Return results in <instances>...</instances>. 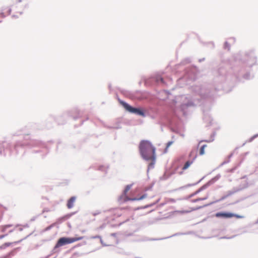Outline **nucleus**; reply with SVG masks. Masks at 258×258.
I'll list each match as a JSON object with an SVG mask.
<instances>
[{
    "instance_id": "nucleus-1",
    "label": "nucleus",
    "mask_w": 258,
    "mask_h": 258,
    "mask_svg": "<svg viewBox=\"0 0 258 258\" xmlns=\"http://www.w3.org/2000/svg\"><path fill=\"white\" fill-rule=\"evenodd\" d=\"M139 148L142 158L147 161H151L150 166H153L156 161L155 148L149 141L142 140Z\"/></svg>"
},
{
    "instance_id": "nucleus-2",
    "label": "nucleus",
    "mask_w": 258,
    "mask_h": 258,
    "mask_svg": "<svg viewBox=\"0 0 258 258\" xmlns=\"http://www.w3.org/2000/svg\"><path fill=\"white\" fill-rule=\"evenodd\" d=\"M83 239V237L82 236L75 237H61L57 241L55 247H59L66 244L72 243Z\"/></svg>"
},
{
    "instance_id": "nucleus-3",
    "label": "nucleus",
    "mask_w": 258,
    "mask_h": 258,
    "mask_svg": "<svg viewBox=\"0 0 258 258\" xmlns=\"http://www.w3.org/2000/svg\"><path fill=\"white\" fill-rule=\"evenodd\" d=\"M123 106L124 108L130 112L134 113L143 116H145L144 111L140 108L132 107L128 104L125 103H123Z\"/></svg>"
},
{
    "instance_id": "nucleus-4",
    "label": "nucleus",
    "mask_w": 258,
    "mask_h": 258,
    "mask_svg": "<svg viewBox=\"0 0 258 258\" xmlns=\"http://www.w3.org/2000/svg\"><path fill=\"white\" fill-rule=\"evenodd\" d=\"M215 216L218 218L221 217V218H232L233 217H234L236 218H238V219L243 218V216H241V215L234 214H232L231 213H223V212L217 213L215 214Z\"/></svg>"
},
{
    "instance_id": "nucleus-5",
    "label": "nucleus",
    "mask_w": 258,
    "mask_h": 258,
    "mask_svg": "<svg viewBox=\"0 0 258 258\" xmlns=\"http://www.w3.org/2000/svg\"><path fill=\"white\" fill-rule=\"evenodd\" d=\"M75 200L76 198L75 197H72L69 199L67 203V207L69 209H71L73 207Z\"/></svg>"
},
{
    "instance_id": "nucleus-6",
    "label": "nucleus",
    "mask_w": 258,
    "mask_h": 258,
    "mask_svg": "<svg viewBox=\"0 0 258 258\" xmlns=\"http://www.w3.org/2000/svg\"><path fill=\"white\" fill-rule=\"evenodd\" d=\"M195 158L196 157H195L192 160H189L186 161L184 165H183V166L182 167V169L183 170L187 169L192 164Z\"/></svg>"
},
{
    "instance_id": "nucleus-7",
    "label": "nucleus",
    "mask_w": 258,
    "mask_h": 258,
    "mask_svg": "<svg viewBox=\"0 0 258 258\" xmlns=\"http://www.w3.org/2000/svg\"><path fill=\"white\" fill-rule=\"evenodd\" d=\"M208 197H209V194H208V192H206V194L204 195V196L203 198H198V199L195 200L194 201H193V202H198L200 201L205 200L208 199Z\"/></svg>"
},
{
    "instance_id": "nucleus-8",
    "label": "nucleus",
    "mask_w": 258,
    "mask_h": 258,
    "mask_svg": "<svg viewBox=\"0 0 258 258\" xmlns=\"http://www.w3.org/2000/svg\"><path fill=\"white\" fill-rule=\"evenodd\" d=\"M207 146L206 145H204L202 146L200 149V155H203L205 154V149L206 148Z\"/></svg>"
},
{
    "instance_id": "nucleus-9",
    "label": "nucleus",
    "mask_w": 258,
    "mask_h": 258,
    "mask_svg": "<svg viewBox=\"0 0 258 258\" xmlns=\"http://www.w3.org/2000/svg\"><path fill=\"white\" fill-rule=\"evenodd\" d=\"M13 225H4L1 228V229H2V231L3 232H5L6 231L7 229L10 227H12Z\"/></svg>"
},
{
    "instance_id": "nucleus-10",
    "label": "nucleus",
    "mask_w": 258,
    "mask_h": 258,
    "mask_svg": "<svg viewBox=\"0 0 258 258\" xmlns=\"http://www.w3.org/2000/svg\"><path fill=\"white\" fill-rule=\"evenodd\" d=\"M146 197V195H143L142 196H141L140 198H135V199H131L133 201H136V200H143L144 199V198H145Z\"/></svg>"
},
{
    "instance_id": "nucleus-11",
    "label": "nucleus",
    "mask_w": 258,
    "mask_h": 258,
    "mask_svg": "<svg viewBox=\"0 0 258 258\" xmlns=\"http://www.w3.org/2000/svg\"><path fill=\"white\" fill-rule=\"evenodd\" d=\"M132 185H127L125 189H124V193L126 194L131 188Z\"/></svg>"
},
{
    "instance_id": "nucleus-12",
    "label": "nucleus",
    "mask_w": 258,
    "mask_h": 258,
    "mask_svg": "<svg viewBox=\"0 0 258 258\" xmlns=\"http://www.w3.org/2000/svg\"><path fill=\"white\" fill-rule=\"evenodd\" d=\"M203 188H204V186H203L201 188H200L199 189H198V190H197L194 194H192L191 195V196H192L195 195H196L197 194H198L199 192H200Z\"/></svg>"
},
{
    "instance_id": "nucleus-13",
    "label": "nucleus",
    "mask_w": 258,
    "mask_h": 258,
    "mask_svg": "<svg viewBox=\"0 0 258 258\" xmlns=\"http://www.w3.org/2000/svg\"><path fill=\"white\" fill-rule=\"evenodd\" d=\"M172 144V142H169L167 143L166 148H168L170 147V146Z\"/></svg>"
},
{
    "instance_id": "nucleus-14",
    "label": "nucleus",
    "mask_w": 258,
    "mask_h": 258,
    "mask_svg": "<svg viewBox=\"0 0 258 258\" xmlns=\"http://www.w3.org/2000/svg\"><path fill=\"white\" fill-rule=\"evenodd\" d=\"M193 153H194V152L193 151H191L189 154V156H191Z\"/></svg>"
},
{
    "instance_id": "nucleus-15",
    "label": "nucleus",
    "mask_w": 258,
    "mask_h": 258,
    "mask_svg": "<svg viewBox=\"0 0 258 258\" xmlns=\"http://www.w3.org/2000/svg\"><path fill=\"white\" fill-rule=\"evenodd\" d=\"M5 236V235H2L0 236V238H2Z\"/></svg>"
}]
</instances>
